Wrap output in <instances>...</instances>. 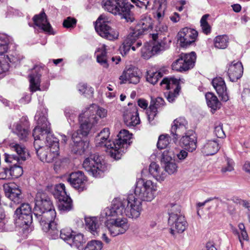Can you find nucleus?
I'll list each match as a JSON object with an SVG mask.
<instances>
[{
	"instance_id": "nucleus-1",
	"label": "nucleus",
	"mask_w": 250,
	"mask_h": 250,
	"mask_svg": "<svg viewBox=\"0 0 250 250\" xmlns=\"http://www.w3.org/2000/svg\"><path fill=\"white\" fill-rule=\"evenodd\" d=\"M121 210L111 204L110 207L106 208L101 213V221H104V218L106 219L105 226L113 237L125 233L129 227L127 219L123 216Z\"/></svg>"
},
{
	"instance_id": "nucleus-2",
	"label": "nucleus",
	"mask_w": 250,
	"mask_h": 250,
	"mask_svg": "<svg viewBox=\"0 0 250 250\" xmlns=\"http://www.w3.org/2000/svg\"><path fill=\"white\" fill-rule=\"evenodd\" d=\"M47 109L43 106H41L35 116L37 125L34 129L38 128L37 134L41 137L40 143L45 144V147L52 149L55 152L59 153V141L50 132V125L47 121Z\"/></svg>"
},
{
	"instance_id": "nucleus-3",
	"label": "nucleus",
	"mask_w": 250,
	"mask_h": 250,
	"mask_svg": "<svg viewBox=\"0 0 250 250\" xmlns=\"http://www.w3.org/2000/svg\"><path fill=\"white\" fill-rule=\"evenodd\" d=\"M47 109L43 106H41L35 116L37 125L34 129L38 128L37 134L41 137L40 143L45 144V147L52 149L55 152L59 153V141L50 132V125L47 121Z\"/></svg>"
},
{
	"instance_id": "nucleus-4",
	"label": "nucleus",
	"mask_w": 250,
	"mask_h": 250,
	"mask_svg": "<svg viewBox=\"0 0 250 250\" xmlns=\"http://www.w3.org/2000/svg\"><path fill=\"white\" fill-rule=\"evenodd\" d=\"M9 146L12 151L17 153V155L5 153L4 160L6 162L13 163V166L9 169V174L14 178H18L23 173L22 167L19 165L26 160L28 153L24 146L17 143H11Z\"/></svg>"
},
{
	"instance_id": "nucleus-5",
	"label": "nucleus",
	"mask_w": 250,
	"mask_h": 250,
	"mask_svg": "<svg viewBox=\"0 0 250 250\" xmlns=\"http://www.w3.org/2000/svg\"><path fill=\"white\" fill-rule=\"evenodd\" d=\"M112 205L116 208L122 209V213H125L129 218H138L142 211V202L133 195H130L126 199L115 198Z\"/></svg>"
},
{
	"instance_id": "nucleus-6",
	"label": "nucleus",
	"mask_w": 250,
	"mask_h": 250,
	"mask_svg": "<svg viewBox=\"0 0 250 250\" xmlns=\"http://www.w3.org/2000/svg\"><path fill=\"white\" fill-rule=\"evenodd\" d=\"M103 7L114 15H119L126 21H131V9L134 7L127 0H104Z\"/></svg>"
},
{
	"instance_id": "nucleus-7",
	"label": "nucleus",
	"mask_w": 250,
	"mask_h": 250,
	"mask_svg": "<svg viewBox=\"0 0 250 250\" xmlns=\"http://www.w3.org/2000/svg\"><path fill=\"white\" fill-rule=\"evenodd\" d=\"M39 214L35 215V217L39 221L43 231L48 232L49 235L53 239L58 238L59 229L55 221L56 212L54 207L49 208L48 210L42 211Z\"/></svg>"
},
{
	"instance_id": "nucleus-8",
	"label": "nucleus",
	"mask_w": 250,
	"mask_h": 250,
	"mask_svg": "<svg viewBox=\"0 0 250 250\" xmlns=\"http://www.w3.org/2000/svg\"><path fill=\"white\" fill-rule=\"evenodd\" d=\"M15 44L12 37L6 34H0V55L7 52L9 49L6 55L7 61L4 63L8 64L9 67L10 66L8 62L16 66L20 64L23 59V56L15 50Z\"/></svg>"
},
{
	"instance_id": "nucleus-9",
	"label": "nucleus",
	"mask_w": 250,
	"mask_h": 250,
	"mask_svg": "<svg viewBox=\"0 0 250 250\" xmlns=\"http://www.w3.org/2000/svg\"><path fill=\"white\" fill-rule=\"evenodd\" d=\"M83 167L90 175L96 178L101 177L106 169L104 162L96 154H91L86 158Z\"/></svg>"
},
{
	"instance_id": "nucleus-10",
	"label": "nucleus",
	"mask_w": 250,
	"mask_h": 250,
	"mask_svg": "<svg viewBox=\"0 0 250 250\" xmlns=\"http://www.w3.org/2000/svg\"><path fill=\"white\" fill-rule=\"evenodd\" d=\"M37 130L38 128H36L33 131V136L34 138V146L37 154L41 161L51 163L57 158L59 153L55 152L52 149L42 146L43 143H40L41 137L37 134Z\"/></svg>"
},
{
	"instance_id": "nucleus-11",
	"label": "nucleus",
	"mask_w": 250,
	"mask_h": 250,
	"mask_svg": "<svg viewBox=\"0 0 250 250\" xmlns=\"http://www.w3.org/2000/svg\"><path fill=\"white\" fill-rule=\"evenodd\" d=\"M107 18L103 15L100 16L97 19L95 28L97 33L102 38L113 41L118 39L119 32L111 28L108 24Z\"/></svg>"
},
{
	"instance_id": "nucleus-12",
	"label": "nucleus",
	"mask_w": 250,
	"mask_h": 250,
	"mask_svg": "<svg viewBox=\"0 0 250 250\" xmlns=\"http://www.w3.org/2000/svg\"><path fill=\"white\" fill-rule=\"evenodd\" d=\"M132 134H130L128 131L123 129L119 133L117 137L118 139L115 142V146L114 148L117 149L116 152L113 154L111 151V157L115 160L121 159L123 154L125 153L128 147L132 143L131 141Z\"/></svg>"
},
{
	"instance_id": "nucleus-13",
	"label": "nucleus",
	"mask_w": 250,
	"mask_h": 250,
	"mask_svg": "<svg viewBox=\"0 0 250 250\" xmlns=\"http://www.w3.org/2000/svg\"><path fill=\"white\" fill-rule=\"evenodd\" d=\"M196 59V54L194 52H191L189 54L182 53L180 55V58L172 63V69L179 72L188 70L194 66Z\"/></svg>"
},
{
	"instance_id": "nucleus-14",
	"label": "nucleus",
	"mask_w": 250,
	"mask_h": 250,
	"mask_svg": "<svg viewBox=\"0 0 250 250\" xmlns=\"http://www.w3.org/2000/svg\"><path fill=\"white\" fill-rule=\"evenodd\" d=\"M110 130L108 128H104L96 136L95 139V145L97 147H104L111 157V151L113 154L116 152L115 142L112 141L110 138Z\"/></svg>"
},
{
	"instance_id": "nucleus-15",
	"label": "nucleus",
	"mask_w": 250,
	"mask_h": 250,
	"mask_svg": "<svg viewBox=\"0 0 250 250\" xmlns=\"http://www.w3.org/2000/svg\"><path fill=\"white\" fill-rule=\"evenodd\" d=\"M14 218L17 224L29 226L33 221L31 208L28 204H21L15 211Z\"/></svg>"
},
{
	"instance_id": "nucleus-16",
	"label": "nucleus",
	"mask_w": 250,
	"mask_h": 250,
	"mask_svg": "<svg viewBox=\"0 0 250 250\" xmlns=\"http://www.w3.org/2000/svg\"><path fill=\"white\" fill-rule=\"evenodd\" d=\"M51 191L53 196L58 199V207L62 213L70 211L73 208L72 200L66 194L65 188H52Z\"/></svg>"
},
{
	"instance_id": "nucleus-17",
	"label": "nucleus",
	"mask_w": 250,
	"mask_h": 250,
	"mask_svg": "<svg viewBox=\"0 0 250 250\" xmlns=\"http://www.w3.org/2000/svg\"><path fill=\"white\" fill-rule=\"evenodd\" d=\"M178 83V80L173 78H165L161 83V85L167 89L174 88L173 92L170 91L165 93L167 99L170 103H173L179 95L180 88Z\"/></svg>"
},
{
	"instance_id": "nucleus-18",
	"label": "nucleus",
	"mask_w": 250,
	"mask_h": 250,
	"mask_svg": "<svg viewBox=\"0 0 250 250\" xmlns=\"http://www.w3.org/2000/svg\"><path fill=\"white\" fill-rule=\"evenodd\" d=\"M141 73L139 69L132 65L126 66L120 77L121 83L128 82L130 83L137 84L140 80Z\"/></svg>"
},
{
	"instance_id": "nucleus-19",
	"label": "nucleus",
	"mask_w": 250,
	"mask_h": 250,
	"mask_svg": "<svg viewBox=\"0 0 250 250\" xmlns=\"http://www.w3.org/2000/svg\"><path fill=\"white\" fill-rule=\"evenodd\" d=\"M198 32L194 29L187 27L182 29L178 34V41L182 47H187L194 42Z\"/></svg>"
},
{
	"instance_id": "nucleus-20",
	"label": "nucleus",
	"mask_w": 250,
	"mask_h": 250,
	"mask_svg": "<svg viewBox=\"0 0 250 250\" xmlns=\"http://www.w3.org/2000/svg\"><path fill=\"white\" fill-rule=\"evenodd\" d=\"M99 122L97 117L90 118L83 112L79 116V122L80 124V129L78 131L79 135L83 136H86L89 133L92 127L97 124Z\"/></svg>"
},
{
	"instance_id": "nucleus-21",
	"label": "nucleus",
	"mask_w": 250,
	"mask_h": 250,
	"mask_svg": "<svg viewBox=\"0 0 250 250\" xmlns=\"http://www.w3.org/2000/svg\"><path fill=\"white\" fill-rule=\"evenodd\" d=\"M168 224L170 227V233L173 235L183 232L188 227V223L183 215L169 217Z\"/></svg>"
},
{
	"instance_id": "nucleus-22",
	"label": "nucleus",
	"mask_w": 250,
	"mask_h": 250,
	"mask_svg": "<svg viewBox=\"0 0 250 250\" xmlns=\"http://www.w3.org/2000/svg\"><path fill=\"white\" fill-rule=\"evenodd\" d=\"M188 129V123L185 118L179 117L174 120L170 130L174 141H177L183 134L186 133Z\"/></svg>"
},
{
	"instance_id": "nucleus-23",
	"label": "nucleus",
	"mask_w": 250,
	"mask_h": 250,
	"mask_svg": "<svg viewBox=\"0 0 250 250\" xmlns=\"http://www.w3.org/2000/svg\"><path fill=\"white\" fill-rule=\"evenodd\" d=\"M72 140L73 142L71 151L75 154L82 155L88 147L89 143L82 140V137L78 131H75L72 135Z\"/></svg>"
},
{
	"instance_id": "nucleus-24",
	"label": "nucleus",
	"mask_w": 250,
	"mask_h": 250,
	"mask_svg": "<svg viewBox=\"0 0 250 250\" xmlns=\"http://www.w3.org/2000/svg\"><path fill=\"white\" fill-rule=\"evenodd\" d=\"M43 68L42 66L36 65L32 70V73L29 75L30 89L32 92L40 89V78Z\"/></svg>"
},
{
	"instance_id": "nucleus-25",
	"label": "nucleus",
	"mask_w": 250,
	"mask_h": 250,
	"mask_svg": "<svg viewBox=\"0 0 250 250\" xmlns=\"http://www.w3.org/2000/svg\"><path fill=\"white\" fill-rule=\"evenodd\" d=\"M35 25L49 34H54L53 29L48 21L44 11L40 14L35 15L33 18Z\"/></svg>"
},
{
	"instance_id": "nucleus-26",
	"label": "nucleus",
	"mask_w": 250,
	"mask_h": 250,
	"mask_svg": "<svg viewBox=\"0 0 250 250\" xmlns=\"http://www.w3.org/2000/svg\"><path fill=\"white\" fill-rule=\"evenodd\" d=\"M124 119L128 126H135L140 124L137 107L134 106L131 109H127L124 113Z\"/></svg>"
},
{
	"instance_id": "nucleus-27",
	"label": "nucleus",
	"mask_w": 250,
	"mask_h": 250,
	"mask_svg": "<svg viewBox=\"0 0 250 250\" xmlns=\"http://www.w3.org/2000/svg\"><path fill=\"white\" fill-rule=\"evenodd\" d=\"M243 73V67L241 62L234 61L229 65L228 74L230 81H237L242 77Z\"/></svg>"
},
{
	"instance_id": "nucleus-28",
	"label": "nucleus",
	"mask_w": 250,
	"mask_h": 250,
	"mask_svg": "<svg viewBox=\"0 0 250 250\" xmlns=\"http://www.w3.org/2000/svg\"><path fill=\"white\" fill-rule=\"evenodd\" d=\"M212 84L222 100L227 102L229 100V96L224 80L221 77L215 78L212 80Z\"/></svg>"
},
{
	"instance_id": "nucleus-29",
	"label": "nucleus",
	"mask_w": 250,
	"mask_h": 250,
	"mask_svg": "<svg viewBox=\"0 0 250 250\" xmlns=\"http://www.w3.org/2000/svg\"><path fill=\"white\" fill-rule=\"evenodd\" d=\"M186 135L183 136L180 140V143L184 147L185 149L188 151L192 152L195 150L197 147V141L195 135L191 131L186 133Z\"/></svg>"
},
{
	"instance_id": "nucleus-30",
	"label": "nucleus",
	"mask_w": 250,
	"mask_h": 250,
	"mask_svg": "<svg viewBox=\"0 0 250 250\" xmlns=\"http://www.w3.org/2000/svg\"><path fill=\"white\" fill-rule=\"evenodd\" d=\"M156 193V188H134L135 196L140 201H151Z\"/></svg>"
},
{
	"instance_id": "nucleus-31",
	"label": "nucleus",
	"mask_w": 250,
	"mask_h": 250,
	"mask_svg": "<svg viewBox=\"0 0 250 250\" xmlns=\"http://www.w3.org/2000/svg\"><path fill=\"white\" fill-rule=\"evenodd\" d=\"M84 114L90 118L97 117L100 119L104 118L107 115V111L103 107H101L96 104H92L86 108L84 111Z\"/></svg>"
},
{
	"instance_id": "nucleus-32",
	"label": "nucleus",
	"mask_w": 250,
	"mask_h": 250,
	"mask_svg": "<svg viewBox=\"0 0 250 250\" xmlns=\"http://www.w3.org/2000/svg\"><path fill=\"white\" fill-rule=\"evenodd\" d=\"M66 180L73 188H79L87 181L86 177L81 171L71 173Z\"/></svg>"
},
{
	"instance_id": "nucleus-33",
	"label": "nucleus",
	"mask_w": 250,
	"mask_h": 250,
	"mask_svg": "<svg viewBox=\"0 0 250 250\" xmlns=\"http://www.w3.org/2000/svg\"><path fill=\"white\" fill-rule=\"evenodd\" d=\"M85 229L94 236L98 235L99 224L96 217H85L84 218Z\"/></svg>"
},
{
	"instance_id": "nucleus-34",
	"label": "nucleus",
	"mask_w": 250,
	"mask_h": 250,
	"mask_svg": "<svg viewBox=\"0 0 250 250\" xmlns=\"http://www.w3.org/2000/svg\"><path fill=\"white\" fill-rule=\"evenodd\" d=\"M28 125V123L26 121L23 122L22 120L19 121L15 127L14 132L17 135L21 140L26 141L28 135L29 134V131L26 128Z\"/></svg>"
},
{
	"instance_id": "nucleus-35",
	"label": "nucleus",
	"mask_w": 250,
	"mask_h": 250,
	"mask_svg": "<svg viewBox=\"0 0 250 250\" xmlns=\"http://www.w3.org/2000/svg\"><path fill=\"white\" fill-rule=\"evenodd\" d=\"M219 144L216 140L207 141L201 148V151L205 155H212L219 150Z\"/></svg>"
},
{
	"instance_id": "nucleus-36",
	"label": "nucleus",
	"mask_w": 250,
	"mask_h": 250,
	"mask_svg": "<svg viewBox=\"0 0 250 250\" xmlns=\"http://www.w3.org/2000/svg\"><path fill=\"white\" fill-rule=\"evenodd\" d=\"M167 7L166 0H155L153 16L158 21L162 20L165 16Z\"/></svg>"
},
{
	"instance_id": "nucleus-37",
	"label": "nucleus",
	"mask_w": 250,
	"mask_h": 250,
	"mask_svg": "<svg viewBox=\"0 0 250 250\" xmlns=\"http://www.w3.org/2000/svg\"><path fill=\"white\" fill-rule=\"evenodd\" d=\"M153 25V20L149 15H143L138 24L135 28H138V29L142 31L143 34L145 31L151 29Z\"/></svg>"
},
{
	"instance_id": "nucleus-38",
	"label": "nucleus",
	"mask_w": 250,
	"mask_h": 250,
	"mask_svg": "<svg viewBox=\"0 0 250 250\" xmlns=\"http://www.w3.org/2000/svg\"><path fill=\"white\" fill-rule=\"evenodd\" d=\"M168 27L164 23L159 22L155 27L153 33L151 34L152 38L154 41L157 39L162 40L167 33Z\"/></svg>"
},
{
	"instance_id": "nucleus-39",
	"label": "nucleus",
	"mask_w": 250,
	"mask_h": 250,
	"mask_svg": "<svg viewBox=\"0 0 250 250\" xmlns=\"http://www.w3.org/2000/svg\"><path fill=\"white\" fill-rule=\"evenodd\" d=\"M143 34L142 33V31L138 29V28H134L131 29L129 33L127 35L126 38L125 39V43L132 45V50L133 51H135V43L139 41V38Z\"/></svg>"
},
{
	"instance_id": "nucleus-40",
	"label": "nucleus",
	"mask_w": 250,
	"mask_h": 250,
	"mask_svg": "<svg viewBox=\"0 0 250 250\" xmlns=\"http://www.w3.org/2000/svg\"><path fill=\"white\" fill-rule=\"evenodd\" d=\"M5 196L15 203H21L23 198L20 188H5Z\"/></svg>"
},
{
	"instance_id": "nucleus-41",
	"label": "nucleus",
	"mask_w": 250,
	"mask_h": 250,
	"mask_svg": "<svg viewBox=\"0 0 250 250\" xmlns=\"http://www.w3.org/2000/svg\"><path fill=\"white\" fill-rule=\"evenodd\" d=\"M54 207L51 200H45L44 202L38 201L35 202L33 209L34 215H40V213L45 210H48L49 208Z\"/></svg>"
},
{
	"instance_id": "nucleus-42",
	"label": "nucleus",
	"mask_w": 250,
	"mask_h": 250,
	"mask_svg": "<svg viewBox=\"0 0 250 250\" xmlns=\"http://www.w3.org/2000/svg\"><path fill=\"white\" fill-rule=\"evenodd\" d=\"M106 46L103 45L97 51V61L103 67L107 68L108 67Z\"/></svg>"
},
{
	"instance_id": "nucleus-43",
	"label": "nucleus",
	"mask_w": 250,
	"mask_h": 250,
	"mask_svg": "<svg viewBox=\"0 0 250 250\" xmlns=\"http://www.w3.org/2000/svg\"><path fill=\"white\" fill-rule=\"evenodd\" d=\"M150 174L157 181H163L165 177V173L161 172V168L156 163H151L149 167Z\"/></svg>"
},
{
	"instance_id": "nucleus-44",
	"label": "nucleus",
	"mask_w": 250,
	"mask_h": 250,
	"mask_svg": "<svg viewBox=\"0 0 250 250\" xmlns=\"http://www.w3.org/2000/svg\"><path fill=\"white\" fill-rule=\"evenodd\" d=\"M69 240L70 242H68V244L71 247H75L79 250L83 249V244L86 242L84 235L82 233L73 235L71 239Z\"/></svg>"
},
{
	"instance_id": "nucleus-45",
	"label": "nucleus",
	"mask_w": 250,
	"mask_h": 250,
	"mask_svg": "<svg viewBox=\"0 0 250 250\" xmlns=\"http://www.w3.org/2000/svg\"><path fill=\"white\" fill-rule=\"evenodd\" d=\"M170 42V40H167L166 37H164L163 40H161V42L155 43L152 45V52H153L154 55L168 49Z\"/></svg>"
},
{
	"instance_id": "nucleus-46",
	"label": "nucleus",
	"mask_w": 250,
	"mask_h": 250,
	"mask_svg": "<svg viewBox=\"0 0 250 250\" xmlns=\"http://www.w3.org/2000/svg\"><path fill=\"white\" fill-rule=\"evenodd\" d=\"M207 104L213 110H216L220 107V102L217 97L212 93H208L205 95Z\"/></svg>"
},
{
	"instance_id": "nucleus-47",
	"label": "nucleus",
	"mask_w": 250,
	"mask_h": 250,
	"mask_svg": "<svg viewBox=\"0 0 250 250\" xmlns=\"http://www.w3.org/2000/svg\"><path fill=\"white\" fill-rule=\"evenodd\" d=\"M229 38L226 35L217 36L214 41V46L218 49H225L228 45Z\"/></svg>"
},
{
	"instance_id": "nucleus-48",
	"label": "nucleus",
	"mask_w": 250,
	"mask_h": 250,
	"mask_svg": "<svg viewBox=\"0 0 250 250\" xmlns=\"http://www.w3.org/2000/svg\"><path fill=\"white\" fill-rule=\"evenodd\" d=\"M162 76V73L159 71H154L153 70H150L147 72L146 78L147 82L152 84H155Z\"/></svg>"
},
{
	"instance_id": "nucleus-49",
	"label": "nucleus",
	"mask_w": 250,
	"mask_h": 250,
	"mask_svg": "<svg viewBox=\"0 0 250 250\" xmlns=\"http://www.w3.org/2000/svg\"><path fill=\"white\" fill-rule=\"evenodd\" d=\"M169 217L182 215L181 213V206L176 203H171L167 205Z\"/></svg>"
},
{
	"instance_id": "nucleus-50",
	"label": "nucleus",
	"mask_w": 250,
	"mask_h": 250,
	"mask_svg": "<svg viewBox=\"0 0 250 250\" xmlns=\"http://www.w3.org/2000/svg\"><path fill=\"white\" fill-rule=\"evenodd\" d=\"M52 190H53V189L51 188H46L45 190H43L42 188L39 189L36 194L35 202H37L38 201L44 202L45 200V201L51 200L48 196L47 192H52L51 191Z\"/></svg>"
},
{
	"instance_id": "nucleus-51",
	"label": "nucleus",
	"mask_w": 250,
	"mask_h": 250,
	"mask_svg": "<svg viewBox=\"0 0 250 250\" xmlns=\"http://www.w3.org/2000/svg\"><path fill=\"white\" fill-rule=\"evenodd\" d=\"M103 243L101 241L93 240L88 242L84 250H101Z\"/></svg>"
},
{
	"instance_id": "nucleus-52",
	"label": "nucleus",
	"mask_w": 250,
	"mask_h": 250,
	"mask_svg": "<svg viewBox=\"0 0 250 250\" xmlns=\"http://www.w3.org/2000/svg\"><path fill=\"white\" fill-rule=\"evenodd\" d=\"M170 137L168 135H161L159 136L157 142V147L159 149L167 148L169 144Z\"/></svg>"
},
{
	"instance_id": "nucleus-53",
	"label": "nucleus",
	"mask_w": 250,
	"mask_h": 250,
	"mask_svg": "<svg viewBox=\"0 0 250 250\" xmlns=\"http://www.w3.org/2000/svg\"><path fill=\"white\" fill-rule=\"evenodd\" d=\"M157 111L152 105L149 106V108L146 111L148 121L151 125L156 124L155 118L157 114Z\"/></svg>"
},
{
	"instance_id": "nucleus-54",
	"label": "nucleus",
	"mask_w": 250,
	"mask_h": 250,
	"mask_svg": "<svg viewBox=\"0 0 250 250\" xmlns=\"http://www.w3.org/2000/svg\"><path fill=\"white\" fill-rule=\"evenodd\" d=\"M142 56L146 59H148L152 56L154 55L152 52V45L146 43L144 47L141 49Z\"/></svg>"
},
{
	"instance_id": "nucleus-55",
	"label": "nucleus",
	"mask_w": 250,
	"mask_h": 250,
	"mask_svg": "<svg viewBox=\"0 0 250 250\" xmlns=\"http://www.w3.org/2000/svg\"><path fill=\"white\" fill-rule=\"evenodd\" d=\"M208 16L209 15L208 14L204 15L203 16L200 21L202 31L206 35L210 33L211 31V27L207 22V19Z\"/></svg>"
},
{
	"instance_id": "nucleus-56",
	"label": "nucleus",
	"mask_w": 250,
	"mask_h": 250,
	"mask_svg": "<svg viewBox=\"0 0 250 250\" xmlns=\"http://www.w3.org/2000/svg\"><path fill=\"white\" fill-rule=\"evenodd\" d=\"M165 171L169 174H172L177 172L178 166L175 161H171L163 164Z\"/></svg>"
},
{
	"instance_id": "nucleus-57",
	"label": "nucleus",
	"mask_w": 250,
	"mask_h": 250,
	"mask_svg": "<svg viewBox=\"0 0 250 250\" xmlns=\"http://www.w3.org/2000/svg\"><path fill=\"white\" fill-rule=\"evenodd\" d=\"M156 185L151 180H147L145 181L144 179H139L136 183L135 188H154Z\"/></svg>"
},
{
	"instance_id": "nucleus-58",
	"label": "nucleus",
	"mask_w": 250,
	"mask_h": 250,
	"mask_svg": "<svg viewBox=\"0 0 250 250\" xmlns=\"http://www.w3.org/2000/svg\"><path fill=\"white\" fill-rule=\"evenodd\" d=\"M173 152L168 149L165 150L162 155L161 163L163 164L173 161Z\"/></svg>"
},
{
	"instance_id": "nucleus-59",
	"label": "nucleus",
	"mask_w": 250,
	"mask_h": 250,
	"mask_svg": "<svg viewBox=\"0 0 250 250\" xmlns=\"http://www.w3.org/2000/svg\"><path fill=\"white\" fill-rule=\"evenodd\" d=\"M72 230L68 229H64L60 231L59 230V233L60 232V237L61 239L66 241L68 244L70 242L69 239H71L73 234H72Z\"/></svg>"
},
{
	"instance_id": "nucleus-60",
	"label": "nucleus",
	"mask_w": 250,
	"mask_h": 250,
	"mask_svg": "<svg viewBox=\"0 0 250 250\" xmlns=\"http://www.w3.org/2000/svg\"><path fill=\"white\" fill-rule=\"evenodd\" d=\"M151 105L155 108V110L158 111V109H160L165 105V102L163 98L157 97L155 100H151L149 106Z\"/></svg>"
},
{
	"instance_id": "nucleus-61",
	"label": "nucleus",
	"mask_w": 250,
	"mask_h": 250,
	"mask_svg": "<svg viewBox=\"0 0 250 250\" xmlns=\"http://www.w3.org/2000/svg\"><path fill=\"white\" fill-rule=\"evenodd\" d=\"M214 133L218 138H223L226 136L223 129V124L221 123H216L215 124Z\"/></svg>"
},
{
	"instance_id": "nucleus-62",
	"label": "nucleus",
	"mask_w": 250,
	"mask_h": 250,
	"mask_svg": "<svg viewBox=\"0 0 250 250\" xmlns=\"http://www.w3.org/2000/svg\"><path fill=\"white\" fill-rule=\"evenodd\" d=\"M77 21L75 18L68 17L63 21V26L65 28H73L76 24Z\"/></svg>"
},
{
	"instance_id": "nucleus-63",
	"label": "nucleus",
	"mask_w": 250,
	"mask_h": 250,
	"mask_svg": "<svg viewBox=\"0 0 250 250\" xmlns=\"http://www.w3.org/2000/svg\"><path fill=\"white\" fill-rule=\"evenodd\" d=\"M227 166L222 167L221 171L224 173L227 171H231L234 169V162L233 160L228 157H226Z\"/></svg>"
},
{
	"instance_id": "nucleus-64",
	"label": "nucleus",
	"mask_w": 250,
	"mask_h": 250,
	"mask_svg": "<svg viewBox=\"0 0 250 250\" xmlns=\"http://www.w3.org/2000/svg\"><path fill=\"white\" fill-rule=\"evenodd\" d=\"M78 89L80 93L83 94L86 96L87 91H89L90 93L93 92V90L91 87L88 88L87 85L84 83H80L77 86Z\"/></svg>"
}]
</instances>
